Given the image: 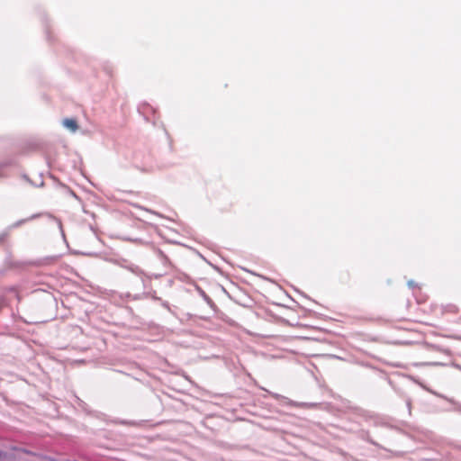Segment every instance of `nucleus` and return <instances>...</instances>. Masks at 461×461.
<instances>
[{"label": "nucleus", "instance_id": "5", "mask_svg": "<svg viewBox=\"0 0 461 461\" xmlns=\"http://www.w3.org/2000/svg\"><path fill=\"white\" fill-rule=\"evenodd\" d=\"M23 221H21L17 222V223L15 224V226H19V225H20L22 222H23Z\"/></svg>", "mask_w": 461, "mask_h": 461}, {"label": "nucleus", "instance_id": "3", "mask_svg": "<svg viewBox=\"0 0 461 461\" xmlns=\"http://www.w3.org/2000/svg\"><path fill=\"white\" fill-rule=\"evenodd\" d=\"M408 285H409L410 287H414L415 284H414V282H413V281H411H411H409V282H408Z\"/></svg>", "mask_w": 461, "mask_h": 461}, {"label": "nucleus", "instance_id": "1", "mask_svg": "<svg viewBox=\"0 0 461 461\" xmlns=\"http://www.w3.org/2000/svg\"><path fill=\"white\" fill-rule=\"evenodd\" d=\"M62 125L69 130L71 132H75L77 130V121L73 118H66L62 121Z\"/></svg>", "mask_w": 461, "mask_h": 461}, {"label": "nucleus", "instance_id": "2", "mask_svg": "<svg viewBox=\"0 0 461 461\" xmlns=\"http://www.w3.org/2000/svg\"><path fill=\"white\" fill-rule=\"evenodd\" d=\"M143 113H155V111H153V109L148 105L144 106L143 107V110L142 112Z\"/></svg>", "mask_w": 461, "mask_h": 461}, {"label": "nucleus", "instance_id": "4", "mask_svg": "<svg viewBox=\"0 0 461 461\" xmlns=\"http://www.w3.org/2000/svg\"><path fill=\"white\" fill-rule=\"evenodd\" d=\"M5 456V453L0 451V459Z\"/></svg>", "mask_w": 461, "mask_h": 461}]
</instances>
